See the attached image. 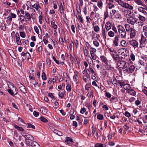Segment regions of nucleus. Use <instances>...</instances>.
<instances>
[{
	"label": "nucleus",
	"mask_w": 147,
	"mask_h": 147,
	"mask_svg": "<svg viewBox=\"0 0 147 147\" xmlns=\"http://www.w3.org/2000/svg\"><path fill=\"white\" fill-rule=\"evenodd\" d=\"M91 55L92 57V59L90 57V60L92 61V59H93L94 60H96V57L94 55V54H93V53H92V54H90Z\"/></svg>",
	"instance_id": "49530a36"
},
{
	"label": "nucleus",
	"mask_w": 147,
	"mask_h": 147,
	"mask_svg": "<svg viewBox=\"0 0 147 147\" xmlns=\"http://www.w3.org/2000/svg\"><path fill=\"white\" fill-rule=\"evenodd\" d=\"M61 39L60 40V39L59 38V42H60L61 44L63 45L64 42V40H65V38H61Z\"/></svg>",
	"instance_id": "8fccbe9b"
},
{
	"label": "nucleus",
	"mask_w": 147,
	"mask_h": 147,
	"mask_svg": "<svg viewBox=\"0 0 147 147\" xmlns=\"http://www.w3.org/2000/svg\"><path fill=\"white\" fill-rule=\"evenodd\" d=\"M138 19L137 18L133 16L128 18L127 19V22L129 24H131L132 25H134L137 23Z\"/></svg>",
	"instance_id": "423d86ee"
},
{
	"label": "nucleus",
	"mask_w": 147,
	"mask_h": 147,
	"mask_svg": "<svg viewBox=\"0 0 147 147\" xmlns=\"http://www.w3.org/2000/svg\"><path fill=\"white\" fill-rule=\"evenodd\" d=\"M10 15H11V17L12 18H16V14H14V13H10Z\"/></svg>",
	"instance_id": "69168bd1"
},
{
	"label": "nucleus",
	"mask_w": 147,
	"mask_h": 147,
	"mask_svg": "<svg viewBox=\"0 0 147 147\" xmlns=\"http://www.w3.org/2000/svg\"><path fill=\"white\" fill-rule=\"evenodd\" d=\"M138 17L139 19L141 21L144 22L146 20L145 17L140 14L138 15Z\"/></svg>",
	"instance_id": "aec40b11"
},
{
	"label": "nucleus",
	"mask_w": 147,
	"mask_h": 147,
	"mask_svg": "<svg viewBox=\"0 0 147 147\" xmlns=\"http://www.w3.org/2000/svg\"><path fill=\"white\" fill-rule=\"evenodd\" d=\"M66 140H65V142L67 143V144H69V143H68V142H73V140L72 138L67 137L66 138Z\"/></svg>",
	"instance_id": "4be33fe9"
},
{
	"label": "nucleus",
	"mask_w": 147,
	"mask_h": 147,
	"mask_svg": "<svg viewBox=\"0 0 147 147\" xmlns=\"http://www.w3.org/2000/svg\"><path fill=\"white\" fill-rule=\"evenodd\" d=\"M102 64L103 66H105L106 69L109 70L111 68L109 65V62L105 57L104 56H102Z\"/></svg>",
	"instance_id": "7ed1b4c3"
},
{
	"label": "nucleus",
	"mask_w": 147,
	"mask_h": 147,
	"mask_svg": "<svg viewBox=\"0 0 147 147\" xmlns=\"http://www.w3.org/2000/svg\"><path fill=\"white\" fill-rule=\"evenodd\" d=\"M16 42L17 44L20 45H21L22 43L20 40V38H16Z\"/></svg>",
	"instance_id": "79ce46f5"
},
{
	"label": "nucleus",
	"mask_w": 147,
	"mask_h": 147,
	"mask_svg": "<svg viewBox=\"0 0 147 147\" xmlns=\"http://www.w3.org/2000/svg\"><path fill=\"white\" fill-rule=\"evenodd\" d=\"M78 72H76V74L73 76L74 80L75 81H77L78 80L77 77H78Z\"/></svg>",
	"instance_id": "7c9ffc66"
},
{
	"label": "nucleus",
	"mask_w": 147,
	"mask_h": 147,
	"mask_svg": "<svg viewBox=\"0 0 147 147\" xmlns=\"http://www.w3.org/2000/svg\"><path fill=\"white\" fill-rule=\"evenodd\" d=\"M143 32L144 36L147 35V26H145L143 27Z\"/></svg>",
	"instance_id": "412c9836"
},
{
	"label": "nucleus",
	"mask_w": 147,
	"mask_h": 147,
	"mask_svg": "<svg viewBox=\"0 0 147 147\" xmlns=\"http://www.w3.org/2000/svg\"><path fill=\"white\" fill-rule=\"evenodd\" d=\"M142 34L141 39L140 40V46L141 47H145L146 44H147V35L145 36Z\"/></svg>",
	"instance_id": "20e7f679"
},
{
	"label": "nucleus",
	"mask_w": 147,
	"mask_h": 147,
	"mask_svg": "<svg viewBox=\"0 0 147 147\" xmlns=\"http://www.w3.org/2000/svg\"><path fill=\"white\" fill-rule=\"evenodd\" d=\"M121 45L124 47H125L127 45L126 42L125 40H122L121 42Z\"/></svg>",
	"instance_id": "c9c22d12"
},
{
	"label": "nucleus",
	"mask_w": 147,
	"mask_h": 147,
	"mask_svg": "<svg viewBox=\"0 0 147 147\" xmlns=\"http://www.w3.org/2000/svg\"><path fill=\"white\" fill-rule=\"evenodd\" d=\"M40 120L42 122H48L47 120L45 118H44L43 117H42L40 118Z\"/></svg>",
	"instance_id": "e433bc0d"
},
{
	"label": "nucleus",
	"mask_w": 147,
	"mask_h": 147,
	"mask_svg": "<svg viewBox=\"0 0 147 147\" xmlns=\"http://www.w3.org/2000/svg\"><path fill=\"white\" fill-rule=\"evenodd\" d=\"M86 19L87 20V22H88L90 23L92 21L91 19L90 18V17L88 16H87L86 17Z\"/></svg>",
	"instance_id": "e2e57ef3"
},
{
	"label": "nucleus",
	"mask_w": 147,
	"mask_h": 147,
	"mask_svg": "<svg viewBox=\"0 0 147 147\" xmlns=\"http://www.w3.org/2000/svg\"><path fill=\"white\" fill-rule=\"evenodd\" d=\"M0 28L2 30L4 31L6 29L5 26L3 24H1Z\"/></svg>",
	"instance_id": "3c124183"
},
{
	"label": "nucleus",
	"mask_w": 147,
	"mask_h": 147,
	"mask_svg": "<svg viewBox=\"0 0 147 147\" xmlns=\"http://www.w3.org/2000/svg\"><path fill=\"white\" fill-rule=\"evenodd\" d=\"M26 59H29L30 58V54L28 52L26 53V54H25Z\"/></svg>",
	"instance_id": "37998d69"
},
{
	"label": "nucleus",
	"mask_w": 147,
	"mask_h": 147,
	"mask_svg": "<svg viewBox=\"0 0 147 147\" xmlns=\"http://www.w3.org/2000/svg\"><path fill=\"white\" fill-rule=\"evenodd\" d=\"M108 35L110 37H113L115 36V34L112 31H110L108 33Z\"/></svg>",
	"instance_id": "72a5a7b5"
},
{
	"label": "nucleus",
	"mask_w": 147,
	"mask_h": 147,
	"mask_svg": "<svg viewBox=\"0 0 147 147\" xmlns=\"http://www.w3.org/2000/svg\"><path fill=\"white\" fill-rule=\"evenodd\" d=\"M135 2L139 5H143V2L140 0H135Z\"/></svg>",
	"instance_id": "2f4dec72"
},
{
	"label": "nucleus",
	"mask_w": 147,
	"mask_h": 147,
	"mask_svg": "<svg viewBox=\"0 0 147 147\" xmlns=\"http://www.w3.org/2000/svg\"><path fill=\"white\" fill-rule=\"evenodd\" d=\"M57 2L56 0H53V4L54 5L53 7L55 9H56L57 8Z\"/></svg>",
	"instance_id": "cd10ccee"
},
{
	"label": "nucleus",
	"mask_w": 147,
	"mask_h": 147,
	"mask_svg": "<svg viewBox=\"0 0 147 147\" xmlns=\"http://www.w3.org/2000/svg\"><path fill=\"white\" fill-rule=\"evenodd\" d=\"M90 53L91 54L93 53V54H94V53L96 52V50L95 49L93 48H91L90 49Z\"/></svg>",
	"instance_id": "c03bdc74"
},
{
	"label": "nucleus",
	"mask_w": 147,
	"mask_h": 147,
	"mask_svg": "<svg viewBox=\"0 0 147 147\" xmlns=\"http://www.w3.org/2000/svg\"><path fill=\"white\" fill-rule=\"evenodd\" d=\"M22 136L25 138L26 144L29 146H30V143L29 140H34V137L32 135L26 133H23Z\"/></svg>",
	"instance_id": "f03ea898"
},
{
	"label": "nucleus",
	"mask_w": 147,
	"mask_h": 147,
	"mask_svg": "<svg viewBox=\"0 0 147 147\" xmlns=\"http://www.w3.org/2000/svg\"><path fill=\"white\" fill-rule=\"evenodd\" d=\"M117 64L118 66L120 68H125L129 66V63L125 61L121 60L117 62Z\"/></svg>",
	"instance_id": "39448f33"
},
{
	"label": "nucleus",
	"mask_w": 147,
	"mask_h": 147,
	"mask_svg": "<svg viewBox=\"0 0 147 147\" xmlns=\"http://www.w3.org/2000/svg\"><path fill=\"white\" fill-rule=\"evenodd\" d=\"M77 18L78 19L80 22L82 23H83V20L81 16L79 15L77 17Z\"/></svg>",
	"instance_id": "a19ab883"
},
{
	"label": "nucleus",
	"mask_w": 147,
	"mask_h": 147,
	"mask_svg": "<svg viewBox=\"0 0 147 147\" xmlns=\"http://www.w3.org/2000/svg\"><path fill=\"white\" fill-rule=\"evenodd\" d=\"M39 22L40 24H41L42 21V17L40 15L38 17Z\"/></svg>",
	"instance_id": "680f3d73"
},
{
	"label": "nucleus",
	"mask_w": 147,
	"mask_h": 147,
	"mask_svg": "<svg viewBox=\"0 0 147 147\" xmlns=\"http://www.w3.org/2000/svg\"><path fill=\"white\" fill-rule=\"evenodd\" d=\"M71 85L69 84H67L66 86V89L67 90L68 92L71 91Z\"/></svg>",
	"instance_id": "c85d7f7f"
},
{
	"label": "nucleus",
	"mask_w": 147,
	"mask_h": 147,
	"mask_svg": "<svg viewBox=\"0 0 147 147\" xmlns=\"http://www.w3.org/2000/svg\"><path fill=\"white\" fill-rule=\"evenodd\" d=\"M128 3L124 2L123 1L122 3L121 4V6L124 8H126V7H127V5Z\"/></svg>",
	"instance_id": "de8ad7c7"
},
{
	"label": "nucleus",
	"mask_w": 147,
	"mask_h": 147,
	"mask_svg": "<svg viewBox=\"0 0 147 147\" xmlns=\"http://www.w3.org/2000/svg\"><path fill=\"white\" fill-rule=\"evenodd\" d=\"M111 54L113 57H115V56L117 54V53L114 51L112 52L111 53Z\"/></svg>",
	"instance_id": "bf43d9fd"
},
{
	"label": "nucleus",
	"mask_w": 147,
	"mask_h": 147,
	"mask_svg": "<svg viewBox=\"0 0 147 147\" xmlns=\"http://www.w3.org/2000/svg\"><path fill=\"white\" fill-rule=\"evenodd\" d=\"M25 16H26V19L28 20H30V15L28 12L25 11Z\"/></svg>",
	"instance_id": "bb28decb"
},
{
	"label": "nucleus",
	"mask_w": 147,
	"mask_h": 147,
	"mask_svg": "<svg viewBox=\"0 0 147 147\" xmlns=\"http://www.w3.org/2000/svg\"><path fill=\"white\" fill-rule=\"evenodd\" d=\"M100 28L98 26H95L94 27V30L95 32H97L99 30Z\"/></svg>",
	"instance_id": "603ef678"
},
{
	"label": "nucleus",
	"mask_w": 147,
	"mask_h": 147,
	"mask_svg": "<svg viewBox=\"0 0 147 147\" xmlns=\"http://www.w3.org/2000/svg\"><path fill=\"white\" fill-rule=\"evenodd\" d=\"M123 13H124V14L125 16L126 17H128V15H127V13H128V12H127V10H124L123 11Z\"/></svg>",
	"instance_id": "6e6d98bb"
},
{
	"label": "nucleus",
	"mask_w": 147,
	"mask_h": 147,
	"mask_svg": "<svg viewBox=\"0 0 147 147\" xmlns=\"http://www.w3.org/2000/svg\"><path fill=\"white\" fill-rule=\"evenodd\" d=\"M33 114L35 117H37L39 115V113L36 111H34L33 113Z\"/></svg>",
	"instance_id": "864d4df0"
},
{
	"label": "nucleus",
	"mask_w": 147,
	"mask_h": 147,
	"mask_svg": "<svg viewBox=\"0 0 147 147\" xmlns=\"http://www.w3.org/2000/svg\"><path fill=\"white\" fill-rule=\"evenodd\" d=\"M138 11L145 15H147V6L145 5L142 7H139L138 8Z\"/></svg>",
	"instance_id": "0eeeda50"
},
{
	"label": "nucleus",
	"mask_w": 147,
	"mask_h": 147,
	"mask_svg": "<svg viewBox=\"0 0 147 147\" xmlns=\"http://www.w3.org/2000/svg\"><path fill=\"white\" fill-rule=\"evenodd\" d=\"M34 28L35 32L38 35L39 34V31L38 27L36 26H34Z\"/></svg>",
	"instance_id": "c756f323"
},
{
	"label": "nucleus",
	"mask_w": 147,
	"mask_h": 147,
	"mask_svg": "<svg viewBox=\"0 0 147 147\" xmlns=\"http://www.w3.org/2000/svg\"><path fill=\"white\" fill-rule=\"evenodd\" d=\"M105 94L106 97L107 98H110L111 97V94L105 91Z\"/></svg>",
	"instance_id": "ea45409f"
},
{
	"label": "nucleus",
	"mask_w": 147,
	"mask_h": 147,
	"mask_svg": "<svg viewBox=\"0 0 147 147\" xmlns=\"http://www.w3.org/2000/svg\"><path fill=\"white\" fill-rule=\"evenodd\" d=\"M15 128L17 129L18 130L20 131H24V129L22 127H19L17 125H15L14 126Z\"/></svg>",
	"instance_id": "5701e85b"
},
{
	"label": "nucleus",
	"mask_w": 147,
	"mask_h": 147,
	"mask_svg": "<svg viewBox=\"0 0 147 147\" xmlns=\"http://www.w3.org/2000/svg\"><path fill=\"white\" fill-rule=\"evenodd\" d=\"M20 35L21 37L24 38L26 36V34L24 32H20Z\"/></svg>",
	"instance_id": "a18cd8bd"
},
{
	"label": "nucleus",
	"mask_w": 147,
	"mask_h": 147,
	"mask_svg": "<svg viewBox=\"0 0 147 147\" xmlns=\"http://www.w3.org/2000/svg\"><path fill=\"white\" fill-rule=\"evenodd\" d=\"M32 147H40L39 144L36 142L33 141L30 143V145Z\"/></svg>",
	"instance_id": "9b49d317"
},
{
	"label": "nucleus",
	"mask_w": 147,
	"mask_h": 147,
	"mask_svg": "<svg viewBox=\"0 0 147 147\" xmlns=\"http://www.w3.org/2000/svg\"><path fill=\"white\" fill-rule=\"evenodd\" d=\"M109 7L110 9L114 7V5L111 3H109L108 4Z\"/></svg>",
	"instance_id": "4d7b16f0"
},
{
	"label": "nucleus",
	"mask_w": 147,
	"mask_h": 147,
	"mask_svg": "<svg viewBox=\"0 0 147 147\" xmlns=\"http://www.w3.org/2000/svg\"><path fill=\"white\" fill-rule=\"evenodd\" d=\"M129 43L130 45L135 48V47H137L138 45V42L135 40H133L129 41Z\"/></svg>",
	"instance_id": "9d476101"
},
{
	"label": "nucleus",
	"mask_w": 147,
	"mask_h": 147,
	"mask_svg": "<svg viewBox=\"0 0 147 147\" xmlns=\"http://www.w3.org/2000/svg\"><path fill=\"white\" fill-rule=\"evenodd\" d=\"M114 44L116 46L118 45V38L117 36H116L115 38Z\"/></svg>",
	"instance_id": "6ab92c4d"
},
{
	"label": "nucleus",
	"mask_w": 147,
	"mask_h": 147,
	"mask_svg": "<svg viewBox=\"0 0 147 147\" xmlns=\"http://www.w3.org/2000/svg\"><path fill=\"white\" fill-rule=\"evenodd\" d=\"M125 8L129 9L130 10H133L134 9V7L128 3Z\"/></svg>",
	"instance_id": "58836bf2"
},
{
	"label": "nucleus",
	"mask_w": 147,
	"mask_h": 147,
	"mask_svg": "<svg viewBox=\"0 0 147 147\" xmlns=\"http://www.w3.org/2000/svg\"><path fill=\"white\" fill-rule=\"evenodd\" d=\"M128 93L129 94L133 96H135L136 94L135 91L132 89L129 90L128 91Z\"/></svg>",
	"instance_id": "b1692460"
},
{
	"label": "nucleus",
	"mask_w": 147,
	"mask_h": 147,
	"mask_svg": "<svg viewBox=\"0 0 147 147\" xmlns=\"http://www.w3.org/2000/svg\"><path fill=\"white\" fill-rule=\"evenodd\" d=\"M146 57H142V58L140 60V64L142 65H144L146 64Z\"/></svg>",
	"instance_id": "4468645a"
},
{
	"label": "nucleus",
	"mask_w": 147,
	"mask_h": 147,
	"mask_svg": "<svg viewBox=\"0 0 147 147\" xmlns=\"http://www.w3.org/2000/svg\"><path fill=\"white\" fill-rule=\"evenodd\" d=\"M70 58L71 60V62L72 63H73L74 61H76L77 60V59L75 57H73L72 56H71Z\"/></svg>",
	"instance_id": "f704fd0d"
},
{
	"label": "nucleus",
	"mask_w": 147,
	"mask_h": 147,
	"mask_svg": "<svg viewBox=\"0 0 147 147\" xmlns=\"http://www.w3.org/2000/svg\"><path fill=\"white\" fill-rule=\"evenodd\" d=\"M130 38H133L136 35V31L133 29L130 31Z\"/></svg>",
	"instance_id": "f3484780"
},
{
	"label": "nucleus",
	"mask_w": 147,
	"mask_h": 147,
	"mask_svg": "<svg viewBox=\"0 0 147 147\" xmlns=\"http://www.w3.org/2000/svg\"><path fill=\"white\" fill-rule=\"evenodd\" d=\"M125 115L126 116L128 117H129L131 116L130 114L127 111L125 112Z\"/></svg>",
	"instance_id": "774afa93"
},
{
	"label": "nucleus",
	"mask_w": 147,
	"mask_h": 147,
	"mask_svg": "<svg viewBox=\"0 0 147 147\" xmlns=\"http://www.w3.org/2000/svg\"><path fill=\"white\" fill-rule=\"evenodd\" d=\"M9 93L11 95L13 96L14 93L13 91L11 89H8L7 90Z\"/></svg>",
	"instance_id": "09e8293b"
},
{
	"label": "nucleus",
	"mask_w": 147,
	"mask_h": 147,
	"mask_svg": "<svg viewBox=\"0 0 147 147\" xmlns=\"http://www.w3.org/2000/svg\"><path fill=\"white\" fill-rule=\"evenodd\" d=\"M111 23L110 22H108L106 24L105 27L107 31L109 30L111 28Z\"/></svg>",
	"instance_id": "f8f14e48"
},
{
	"label": "nucleus",
	"mask_w": 147,
	"mask_h": 147,
	"mask_svg": "<svg viewBox=\"0 0 147 147\" xmlns=\"http://www.w3.org/2000/svg\"><path fill=\"white\" fill-rule=\"evenodd\" d=\"M135 69L134 66L133 65H131L129 67L125 69L124 71L128 73H131L134 71Z\"/></svg>",
	"instance_id": "1a4fd4ad"
},
{
	"label": "nucleus",
	"mask_w": 147,
	"mask_h": 147,
	"mask_svg": "<svg viewBox=\"0 0 147 147\" xmlns=\"http://www.w3.org/2000/svg\"><path fill=\"white\" fill-rule=\"evenodd\" d=\"M89 78V76L88 74L86 73V75L84 76V80L85 82H86L87 79Z\"/></svg>",
	"instance_id": "473e14b6"
},
{
	"label": "nucleus",
	"mask_w": 147,
	"mask_h": 147,
	"mask_svg": "<svg viewBox=\"0 0 147 147\" xmlns=\"http://www.w3.org/2000/svg\"><path fill=\"white\" fill-rule=\"evenodd\" d=\"M26 125L28 126L27 127L28 128H32L34 129H35V126L30 123H28L26 124Z\"/></svg>",
	"instance_id": "393cba45"
},
{
	"label": "nucleus",
	"mask_w": 147,
	"mask_h": 147,
	"mask_svg": "<svg viewBox=\"0 0 147 147\" xmlns=\"http://www.w3.org/2000/svg\"><path fill=\"white\" fill-rule=\"evenodd\" d=\"M34 87L36 88H38L39 87V85L38 84L37 82H36L35 83L33 84Z\"/></svg>",
	"instance_id": "338daca9"
},
{
	"label": "nucleus",
	"mask_w": 147,
	"mask_h": 147,
	"mask_svg": "<svg viewBox=\"0 0 147 147\" xmlns=\"http://www.w3.org/2000/svg\"><path fill=\"white\" fill-rule=\"evenodd\" d=\"M42 80H46L47 79V77L46 74L45 72H43L42 74Z\"/></svg>",
	"instance_id": "4c0bfd02"
},
{
	"label": "nucleus",
	"mask_w": 147,
	"mask_h": 147,
	"mask_svg": "<svg viewBox=\"0 0 147 147\" xmlns=\"http://www.w3.org/2000/svg\"><path fill=\"white\" fill-rule=\"evenodd\" d=\"M123 88L125 90H128L130 89V86L129 84H125L124 85Z\"/></svg>",
	"instance_id": "a878e982"
},
{
	"label": "nucleus",
	"mask_w": 147,
	"mask_h": 147,
	"mask_svg": "<svg viewBox=\"0 0 147 147\" xmlns=\"http://www.w3.org/2000/svg\"><path fill=\"white\" fill-rule=\"evenodd\" d=\"M64 3L63 4H62V3H61V4L59 7V9L60 10V12L61 13H64Z\"/></svg>",
	"instance_id": "2eb2a0df"
},
{
	"label": "nucleus",
	"mask_w": 147,
	"mask_h": 147,
	"mask_svg": "<svg viewBox=\"0 0 147 147\" xmlns=\"http://www.w3.org/2000/svg\"><path fill=\"white\" fill-rule=\"evenodd\" d=\"M125 54L124 52H123L121 53V55H118V57L119 59V61L122 60L124 57Z\"/></svg>",
	"instance_id": "a211bd4d"
},
{
	"label": "nucleus",
	"mask_w": 147,
	"mask_h": 147,
	"mask_svg": "<svg viewBox=\"0 0 147 147\" xmlns=\"http://www.w3.org/2000/svg\"><path fill=\"white\" fill-rule=\"evenodd\" d=\"M30 9H32L33 8H35L36 10L37 11H38L39 8H40L39 5L36 3L34 4L33 5H31L30 4Z\"/></svg>",
	"instance_id": "ddd939ff"
},
{
	"label": "nucleus",
	"mask_w": 147,
	"mask_h": 147,
	"mask_svg": "<svg viewBox=\"0 0 147 147\" xmlns=\"http://www.w3.org/2000/svg\"><path fill=\"white\" fill-rule=\"evenodd\" d=\"M108 16L109 15L108 12L107 11H106L104 13L105 18H104V19L105 20V19L107 18L108 17Z\"/></svg>",
	"instance_id": "13d9d810"
},
{
	"label": "nucleus",
	"mask_w": 147,
	"mask_h": 147,
	"mask_svg": "<svg viewBox=\"0 0 147 147\" xmlns=\"http://www.w3.org/2000/svg\"><path fill=\"white\" fill-rule=\"evenodd\" d=\"M20 91L24 94L27 92V90L25 86L22 84L21 83L19 82L18 84Z\"/></svg>",
	"instance_id": "6e6552de"
},
{
	"label": "nucleus",
	"mask_w": 147,
	"mask_h": 147,
	"mask_svg": "<svg viewBox=\"0 0 147 147\" xmlns=\"http://www.w3.org/2000/svg\"><path fill=\"white\" fill-rule=\"evenodd\" d=\"M117 28L119 36L122 38H125L126 33L123 27L121 25H119Z\"/></svg>",
	"instance_id": "f257e3e1"
},
{
	"label": "nucleus",
	"mask_w": 147,
	"mask_h": 147,
	"mask_svg": "<svg viewBox=\"0 0 147 147\" xmlns=\"http://www.w3.org/2000/svg\"><path fill=\"white\" fill-rule=\"evenodd\" d=\"M113 58L117 62L119 61L118 55L117 54L115 57H114Z\"/></svg>",
	"instance_id": "0e129e2a"
},
{
	"label": "nucleus",
	"mask_w": 147,
	"mask_h": 147,
	"mask_svg": "<svg viewBox=\"0 0 147 147\" xmlns=\"http://www.w3.org/2000/svg\"><path fill=\"white\" fill-rule=\"evenodd\" d=\"M130 57L131 59L133 61H134L135 60V55L133 53H131L130 54Z\"/></svg>",
	"instance_id": "5fc2aeb1"
},
{
	"label": "nucleus",
	"mask_w": 147,
	"mask_h": 147,
	"mask_svg": "<svg viewBox=\"0 0 147 147\" xmlns=\"http://www.w3.org/2000/svg\"><path fill=\"white\" fill-rule=\"evenodd\" d=\"M86 111V109L85 108L83 107L81 109L80 113L82 114H84Z\"/></svg>",
	"instance_id": "052dcab7"
},
{
	"label": "nucleus",
	"mask_w": 147,
	"mask_h": 147,
	"mask_svg": "<svg viewBox=\"0 0 147 147\" xmlns=\"http://www.w3.org/2000/svg\"><path fill=\"white\" fill-rule=\"evenodd\" d=\"M125 26L126 30L127 32H129L131 31V30L133 29L132 28H131L130 25L128 24H125Z\"/></svg>",
	"instance_id": "dca6fc26"
}]
</instances>
